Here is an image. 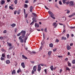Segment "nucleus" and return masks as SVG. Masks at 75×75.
<instances>
[{"instance_id":"obj_11","label":"nucleus","mask_w":75,"mask_h":75,"mask_svg":"<svg viewBox=\"0 0 75 75\" xmlns=\"http://www.w3.org/2000/svg\"><path fill=\"white\" fill-rule=\"evenodd\" d=\"M4 3H5V1L3 0H1V4H2V5H3V4H4Z\"/></svg>"},{"instance_id":"obj_26","label":"nucleus","mask_w":75,"mask_h":75,"mask_svg":"<svg viewBox=\"0 0 75 75\" xmlns=\"http://www.w3.org/2000/svg\"><path fill=\"white\" fill-rule=\"evenodd\" d=\"M66 0H62V2L63 3V4H65V3H66Z\"/></svg>"},{"instance_id":"obj_13","label":"nucleus","mask_w":75,"mask_h":75,"mask_svg":"<svg viewBox=\"0 0 75 75\" xmlns=\"http://www.w3.org/2000/svg\"><path fill=\"white\" fill-rule=\"evenodd\" d=\"M35 27H39V24H37V23H35Z\"/></svg>"},{"instance_id":"obj_22","label":"nucleus","mask_w":75,"mask_h":75,"mask_svg":"<svg viewBox=\"0 0 75 75\" xmlns=\"http://www.w3.org/2000/svg\"><path fill=\"white\" fill-rule=\"evenodd\" d=\"M66 71H70V69H69V68L68 67H67L66 68Z\"/></svg>"},{"instance_id":"obj_9","label":"nucleus","mask_w":75,"mask_h":75,"mask_svg":"<svg viewBox=\"0 0 75 75\" xmlns=\"http://www.w3.org/2000/svg\"><path fill=\"white\" fill-rule=\"evenodd\" d=\"M30 12H32L33 11V6H31L30 8Z\"/></svg>"},{"instance_id":"obj_29","label":"nucleus","mask_w":75,"mask_h":75,"mask_svg":"<svg viewBox=\"0 0 75 75\" xmlns=\"http://www.w3.org/2000/svg\"><path fill=\"white\" fill-rule=\"evenodd\" d=\"M57 48H55L53 49V52H55L56 51H57Z\"/></svg>"},{"instance_id":"obj_48","label":"nucleus","mask_w":75,"mask_h":75,"mask_svg":"<svg viewBox=\"0 0 75 75\" xmlns=\"http://www.w3.org/2000/svg\"><path fill=\"white\" fill-rule=\"evenodd\" d=\"M44 71L45 73V74H47V69H45Z\"/></svg>"},{"instance_id":"obj_40","label":"nucleus","mask_w":75,"mask_h":75,"mask_svg":"<svg viewBox=\"0 0 75 75\" xmlns=\"http://www.w3.org/2000/svg\"><path fill=\"white\" fill-rule=\"evenodd\" d=\"M44 31L45 32H46V33H47V28H45V29Z\"/></svg>"},{"instance_id":"obj_4","label":"nucleus","mask_w":75,"mask_h":75,"mask_svg":"<svg viewBox=\"0 0 75 75\" xmlns=\"http://www.w3.org/2000/svg\"><path fill=\"white\" fill-rule=\"evenodd\" d=\"M28 35H26V36H25V38L24 39V43H25L26 42V40H27V39L28 38Z\"/></svg>"},{"instance_id":"obj_45","label":"nucleus","mask_w":75,"mask_h":75,"mask_svg":"<svg viewBox=\"0 0 75 75\" xmlns=\"http://www.w3.org/2000/svg\"><path fill=\"white\" fill-rule=\"evenodd\" d=\"M59 4H60V5H62V2H61V1H59Z\"/></svg>"},{"instance_id":"obj_41","label":"nucleus","mask_w":75,"mask_h":75,"mask_svg":"<svg viewBox=\"0 0 75 75\" xmlns=\"http://www.w3.org/2000/svg\"><path fill=\"white\" fill-rule=\"evenodd\" d=\"M29 1H28V0H26L25 1V3H27V4L28 3Z\"/></svg>"},{"instance_id":"obj_21","label":"nucleus","mask_w":75,"mask_h":75,"mask_svg":"<svg viewBox=\"0 0 75 75\" xmlns=\"http://www.w3.org/2000/svg\"><path fill=\"white\" fill-rule=\"evenodd\" d=\"M33 15L35 16V17H37V14L35 13H32Z\"/></svg>"},{"instance_id":"obj_44","label":"nucleus","mask_w":75,"mask_h":75,"mask_svg":"<svg viewBox=\"0 0 75 75\" xmlns=\"http://www.w3.org/2000/svg\"><path fill=\"white\" fill-rule=\"evenodd\" d=\"M70 28H71V29H73L74 28H75V26L73 27H70Z\"/></svg>"},{"instance_id":"obj_61","label":"nucleus","mask_w":75,"mask_h":75,"mask_svg":"<svg viewBox=\"0 0 75 75\" xmlns=\"http://www.w3.org/2000/svg\"><path fill=\"white\" fill-rule=\"evenodd\" d=\"M62 69H60V70L59 73H61V72H62Z\"/></svg>"},{"instance_id":"obj_27","label":"nucleus","mask_w":75,"mask_h":75,"mask_svg":"<svg viewBox=\"0 0 75 75\" xmlns=\"http://www.w3.org/2000/svg\"><path fill=\"white\" fill-rule=\"evenodd\" d=\"M32 20H33V21H35V20H36V18H35L34 17L33 18Z\"/></svg>"},{"instance_id":"obj_63","label":"nucleus","mask_w":75,"mask_h":75,"mask_svg":"<svg viewBox=\"0 0 75 75\" xmlns=\"http://www.w3.org/2000/svg\"><path fill=\"white\" fill-rule=\"evenodd\" d=\"M23 11H24V13L25 14V9H24V10H23Z\"/></svg>"},{"instance_id":"obj_20","label":"nucleus","mask_w":75,"mask_h":75,"mask_svg":"<svg viewBox=\"0 0 75 75\" xmlns=\"http://www.w3.org/2000/svg\"><path fill=\"white\" fill-rule=\"evenodd\" d=\"M16 74V70H14L12 71V74Z\"/></svg>"},{"instance_id":"obj_58","label":"nucleus","mask_w":75,"mask_h":75,"mask_svg":"<svg viewBox=\"0 0 75 75\" xmlns=\"http://www.w3.org/2000/svg\"><path fill=\"white\" fill-rule=\"evenodd\" d=\"M12 48H13V47H11L9 48V50H10L12 49Z\"/></svg>"},{"instance_id":"obj_16","label":"nucleus","mask_w":75,"mask_h":75,"mask_svg":"<svg viewBox=\"0 0 75 75\" xmlns=\"http://www.w3.org/2000/svg\"><path fill=\"white\" fill-rule=\"evenodd\" d=\"M52 54V51H49L48 52V55H49V56L51 55Z\"/></svg>"},{"instance_id":"obj_55","label":"nucleus","mask_w":75,"mask_h":75,"mask_svg":"<svg viewBox=\"0 0 75 75\" xmlns=\"http://www.w3.org/2000/svg\"><path fill=\"white\" fill-rule=\"evenodd\" d=\"M45 8L47 9V10H49V9L48 8L47 6H45Z\"/></svg>"},{"instance_id":"obj_6","label":"nucleus","mask_w":75,"mask_h":75,"mask_svg":"<svg viewBox=\"0 0 75 75\" xmlns=\"http://www.w3.org/2000/svg\"><path fill=\"white\" fill-rule=\"evenodd\" d=\"M33 69L34 72H36V71H37V66H34Z\"/></svg>"},{"instance_id":"obj_42","label":"nucleus","mask_w":75,"mask_h":75,"mask_svg":"<svg viewBox=\"0 0 75 75\" xmlns=\"http://www.w3.org/2000/svg\"><path fill=\"white\" fill-rule=\"evenodd\" d=\"M1 61H3V60L4 59V58H3V57H1Z\"/></svg>"},{"instance_id":"obj_2","label":"nucleus","mask_w":75,"mask_h":75,"mask_svg":"<svg viewBox=\"0 0 75 75\" xmlns=\"http://www.w3.org/2000/svg\"><path fill=\"white\" fill-rule=\"evenodd\" d=\"M48 13L49 14H50V17L51 18H52L53 19H55V18L54 17V13L50 11H49Z\"/></svg>"},{"instance_id":"obj_35","label":"nucleus","mask_w":75,"mask_h":75,"mask_svg":"<svg viewBox=\"0 0 75 75\" xmlns=\"http://www.w3.org/2000/svg\"><path fill=\"white\" fill-rule=\"evenodd\" d=\"M6 33L7 30H5L3 31V33H4V34H6Z\"/></svg>"},{"instance_id":"obj_17","label":"nucleus","mask_w":75,"mask_h":75,"mask_svg":"<svg viewBox=\"0 0 75 75\" xmlns=\"http://www.w3.org/2000/svg\"><path fill=\"white\" fill-rule=\"evenodd\" d=\"M50 68L51 70V71H53L54 70V67L52 66H50Z\"/></svg>"},{"instance_id":"obj_1","label":"nucleus","mask_w":75,"mask_h":75,"mask_svg":"<svg viewBox=\"0 0 75 75\" xmlns=\"http://www.w3.org/2000/svg\"><path fill=\"white\" fill-rule=\"evenodd\" d=\"M26 33V31H25L22 30L21 33H19V34H18L17 35V36H20L21 35V34H22V36H20L19 37V39L20 40V42L23 43L24 42V39H23L22 38H24L25 37V35Z\"/></svg>"},{"instance_id":"obj_14","label":"nucleus","mask_w":75,"mask_h":75,"mask_svg":"<svg viewBox=\"0 0 75 75\" xmlns=\"http://www.w3.org/2000/svg\"><path fill=\"white\" fill-rule=\"evenodd\" d=\"M17 72V73H19V72H21V70L20 68H19V69L18 70Z\"/></svg>"},{"instance_id":"obj_52","label":"nucleus","mask_w":75,"mask_h":75,"mask_svg":"<svg viewBox=\"0 0 75 75\" xmlns=\"http://www.w3.org/2000/svg\"><path fill=\"white\" fill-rule=\"evenodd\" d=\"M37 1V0H34V1H33V3H35V2H36Z\"/></svg>"},{"instance_id":"obj_32","label":"nucleus","mask_w":75,"mask_h":75,"mask_svg":"<svg viewBox=\"0 0 75 75\" xmlns=\"http://www.w3.org/2000/svg\"><path fill=\"white\" fill-rule=\"evenodd\" d=\"M31 74H32V75H33V74H34V71L33 70L32 71Z\"/></svg>"},{"instance_id":"obj_53","label":"nucleus","mask_w":75,"mask_h":75,"mask_svg":"<svg viewBox=\"0 0 75 75\" xmlns=\"http://www.w3.org/2000/svg\"><path fill=\"white\" fill-rule=\"evenodd\" d=\"M17 28H16L15 30V33H16V32H17Z\"/></svg>"},{"instance_id":"obj_49","label":"nucleus","mask_w":75,"mask_h":75,"mask_svg":"<svg viewBox=\"0 0 75 75\" xmlns=\"http://www.w3.org/2000/svg\"><path fill=\"white\" fill-rule=\"evenodd\" d=\"M24 6L25 7H27L28 5H27V4H24Z\"/></svg>"},{"instance_id":"obj_24","label":"nucleus","mask_w":75,"mask_h":75,"mask_svg":"<svg viewBox=\"0 0 75 75\" xmlns=\"http://www.w3.org/2000/svg\"><path fill=\"white\" fill-rule=\"evenodd\" d=\"M7 44H8V45L9 46V47H11V44L9 43L8 42H7Z\"/></svg>"},{"instance_id":"obj_7","label":"nucleus","mask_w":75,"mask_h":75,"mask_svg":"<svg viewBox=\"0 0 75 75\" xmlns=\"http://www.w3.org/2000/svg\"><path fill=\"white\" fill-rule=\"evenodd\" d=\"M21 66L23 68H25V64H24V63L23 62L21 63Z\"/></svg>"},{"instance_id":"obj_18","label":"nucleus","mask_w":75,"mask_h":75,"mask_svg":"<svg viewBox=\"0 0 75 75\" xmlns=\"http://www.w3.org/2000/svg\"><path fill=\"white\" fill-rule=\"evenodd\" d=\"M11 26L12 27H14L16 26V24L13 23L12 24H11Z\"/></svg>"},{"instance_id":"obj_57","label":"nucleus","mask_w":75,"mask_h":75,"mask_svg":"<svg viewBox=\"0 0 75 75\" xmlns=\"http://www.w3.org/2000/svg\"><path fill=\"white\" fill-rule=\"evenodd\" d=\"M72 16H72V15H70V16H69V17H70V18H71V17H72Z\"/></svg>"},{"instance_id":"obj_62","label":"nucleus","mask_w":75,"mask_h":75,"mask_svg":"<svg viewBox=\"0 0 75 75\" xmlns=\"http://www.w3.org/2000/svg\"><path fill=\"white\" fill-rule=\"evenodd\" d=\"M8 5H6L5 6V8H7V6H8Z\"/></svg>"},{"instance_id":"obj_12","label":"nucleus","mask_w":75,"mask_h":75,"mask_svg":"<svg viewBox=\"0 0 75 75\" xmlns=\"http://www.w3.org/2000/svg\"><path fill=\"white\" fill-rule=\"evenodd\" d=\"M49 46L50 48H52L54 47V45L52 43H50L49 44Z\"/></svg>"},{"instance_id":"obj_38","label":"nucleus","mask_w":75,"mask_h":75,"mask_svg":"<svg viewBox=\"0 0 75 75\" xmlns=\"http://www.w3.org/2000/svg\"><path fill=\"white\" fill-rule=\"evenodd\" d=\"M33 23H34V21H33L30 24V25H32V24H33Z\"/></svg>"},{"instance_id":"obj_39","label":"nucleus","mask_w":75,"mask_h":75,"mask_svg":"<svg viewBox=\"0 0 75 75\" xmlns=\"http://www.w3.org/2000/svg\"><path fill=\"white\" fill-rule=\"evenodd\" d=\"M3 39V37L2 36L0 37V40H2Z\"/></svg>"},{"instance_id":"obj_8","label":"nucleus","mask_w":75,"mask_h":75,"mask_svg":"<svg viewBox=\"0 0 75 75\" xmlns=\"http://www.w3.org/2000/svg\"><path fill=\"white\" fill-rule=\"evenodd\" d=\"M22 57L23 59H28V58H27V57H26L23 54L22 55Z\"/></svg>"},{"instance_id":"obj_60","label":"nucleus","mask_w":75,"mask_h":75,"mask_svg":"<svg viewBox=\"0 0 75 75\" xmlns=\"http://www.w3.org/2000/svg\"><path fill=\"white\" fill-rule=\"evenodd\" d=\"M69 34H67V38H68L69 37Z\"/></svg>"},{"instance_id":"obj_56","label":"nucleus","mask_w":75,"mask_h":75,"mask_svg":"<svg viewBox=\"0 0 75 75\" xmlns=\"http://www.w3.org/2000/svg\"><path fill=\"white\" fill-rule=\"evenodd\" d=\"M5 51V50L3 48L1 50V51H2V52H4Z\"/></svg>"},{"instance_id":"obj_15","label":"nucleus","mask_w":75,"mask_h":75,"mask_svg":"<svg viewBox=\"0 0 75 75\" xmlns=\"http://www.w3.org/2000/svg\"><path fill=\"white\" fill-rule=\"evenodd\" d=\"M61 40H67V38L66 37H62V38Z\"/></svg>"},{"instance_id":"obj_54","label":"nucleus","mask_w":75,"mask_h":75,"mask_svg":"<svg viewBox=\"0 0 75 75\" xmlns=\"http://www.w3.org/2000/svg\"><path fill=\"white\" fill-rule=\"evenodd\" d=\"M14 14H17V11H14Z\"/></svg>"},{"instance_id":"obj_3","label":"nucleus","mask_w":75,"mask_h":75,"mask_svg":"<svg viewBox=\"0 0 75 75\" xmlns=\"http://www.w3.org/2000/svg\"><path fill=\"white\" fill-rule=\"evenodd\" d=\"M41 67L40 64L38 65L37 70L38 71H41Z\"/></svg>"},{"instance_id":"obj_37","label":"nucleus","mask_w":75,"mask_h":75,"mask_svg":"<svg viewBox=\"0 0 75 75\" xmlns=\"http://www.w3.org/2000/svg\"><path fill=\"white\" fill-rule=\"evenodd\" d=\"M42 46H41L40 48V51H41V50H42Z\"/></svg>"},{"instance_id":"obj_23","label":"nucleus","mask_w":75,"mask_h":75,"mask_svg":"<svg viewBox=\"0 0 75 75\" xmlns=\"http://www.w3.org/2000/svg\"><path fill=\"white\" fill-rule=\"evenodd\" d=\"M9 8L10 9H11V10H13V9H14V8H13L11 6H9Z\"/></svg>"},{"instance_id":"obj_43","label":"nucleus","mask_w":75,"mask_h":75,"mask_svg":"<svg viewBox=\"0 0 75 75\" xmlns=\"http://www.w3.org/2000/svg\"><path fill=\"white\" fill-rule=\"evenodd\" d=\"M7 58H10V56L9 55H7Z\"/></svg>"},{"instance_id":"obj_36","label":"nucleus","mask_w":75,"mask_h":75,"mask_svg":"<svg viewBox=\"0 0 75 75\" xmlns=\"http://www.w3.org/2000/svg\"><path fill=\"white\" fill-rule=\"evenodd\" d=\"M66 11H67V14H69V13H70V11H68V10H66Z\"/></svg>"},{"instance_id":"obj_46","label":"nucleus","mask_w":75,"mask_h":75,"mask_svg":"<svg viewBox=\"0 0 75 75\" xmlns=\"http://www.w3.org/2000/svg\"><path fill=\"white\" fill-rule=\"evenodd\" d=\"M65 30L64 29V30H63V31L62 33V34H64V33H65Z\"/></svg>"},{"instance_id":"obj_5","label":"nucleus","mask_w":75,"mask_h":75,"mask_svg":"<svg viewBox=\"0 0 75 75\" xmlns=\"http://www.w3.org/2000/svg\"><path fill=\"white\" fill-rule=\"evenodd\" d=\"M69 6H73L74 5V2L73 1H71L69 2Z\"/></svg>"},{"instance_id":"obj_33","label":"nucleus","mask_w":75,"mask_h":75,"mask_svg":"<svg viewBox=\"0 0 75 75\" xmlns=\"http://www.w3.org/2000/svg\"><path fill=\"white\" fill-rule=\"evenodd\" d=\"M14 3L15 4H17V0H15L14 1Z\"/></svg>"},{"instance_id":"obj_10","label":"nucleus","mask_w":75,"mask_h":75,"mask_svg":"<svg viewBox=\"0 0 75 75\" xmlns=\"http://www.w3.org/2000/svg\"><path fill=\"white\" fill-rule=\"evenodd\" d=\"M67 50H71V46L69 45L67 46Z\"/></svg>"},{"instance_id":"obj_30","label":"nucleus","mask_w":75,"mask_h":75,"mask_svg":"<svg viewBox=\"0 0 75 75\" xmlns=\"http://www.w3.org/2000/svg\"><path fill=\"white\" fill-rule=\"evenodd\" d=\"M1 56L2 57H5V54H4L3 53L2 54Z\"/></svg>"},{"instance_id":"obj_19","label":"nucleus","mask_w":75,"mask_h":75,"mask_svg":"<svg viewBox=\"0 0 75 75\" xmlns=\"http://www.w3.org/2000/svg\"><path fill=\"white\" fill-rule=\"evenodd\" d=\"M10 60H8L6 61V64H10Z\"/></svg>"},{"instance_id":"obj_31","label":"nucleus","mask_w":75,"mask_h":75,"mask_svg":"<svg viewBox=\"0 0 75 75\" xmlns=\"http://www.w3.org/2000/svg\"><path fill=\"white\" fill-rule=\"evenodd\" d=\"M43 38H44V39H45V34L44 33H43Z\"/></svg>"},{"instance_id":"obj_34","label":"nucleus","mask_w":75,"mask_h":75,"mask_svg":"<svg viewBox=\"0 0 75 75\" xmlns=\"http://www.w3.org/2000/svg\"><path fill=\"white\" fill-rule=\"evenodd\" d=\"M69 1H68L66 2V4L67 5H68V4H69Z\"/></svg>"},{"instance_id":"obj_50","label":"nucleus","mask_w":75,"mask_h":75,"mask_svg":"<svg viewBox=\"0 0 75 75\" xmlns=\"http://www.w3.org/2000/svg\"><path fill=\"white\" fill-rule=\"evenodd\" d=\"M73 64H75V60H73V61H72V62Z\"/></svg>"},{"instance_id":"obj_64","label":"nucleus","mask_w":75,"mask_h":75,"mask_svg":"<svg viewBox=\"0 0 75 75\" xmlns=\"http://www.w3.org/2000/svg\"><path fill=\"white\" fill-rule=\"evenodd\" d=\"M27 16H28V14H26L25 15V18H27Z\"/></svg>"},{"instance_id":"obj_28","label":"nucleus","mask_w":75,"mask_h":75,"mask_svg":"<svg viewBox=\"0 0 75 75\" xmlns=\"http://www.w3.org/2000/svg\"><path fill=\"white\" fill-rule=\"evenodd\" d=\"M56 24H57V23H56V22H54V23H53L52 24L53 26H55V25H56Z\"/></svg>"},{"instance_id":"obj_51","label":"nucleus","mask_w":75,"mask_h":75,"mask_svg":"<svg viewBox=\"0 0 75 75\" xmlns=\"http://www.w3.org/2000/svg\"><path fill=\"white\" fill-rule=\"evenodd\" d=\"M55 42H59V40L57 39H56Z\"/></svg>"},{"instance_id":"obj_25","label":"nucleus","mask_w":75,"mask_h":75,"mask_svg":"<svg viewBox=\"0 0 75 75\" xmlns=\"http://www.w3.org/2000/svg\"><path fill=\"white\" fill-rule=\"evenodd\" d=\"M68 66L69 67H71V64L70 63H68Z\"/></svg>"},{"instance_id":"obj_47","label":"nucleus","mask_w":75,"mask_h":75,"mask_svg":"<svg viewBox=\"0 0 75 75\" xmlns=\"http://www.w3.org/2000/svg\"><path fill=\"white\" fill-rule=\"evenodd\" d=\"M30 62L31 63H32V64H34L35 62L34 61H30Z\"/></svg>"},{"instance_id":"obj_59","label":"nucleus","mask_w":75,"mask_h":75,"mask_svg":"<svg viewBox=\"0 0 75 75\" xmlns=\"http://www.w3.org/2000/svg\"><path fill=\"white\" fill-rule=\"evenodd\" d=\"M40 65H41V66H44V64H40Z\"/></svg>"}]
</instances>
